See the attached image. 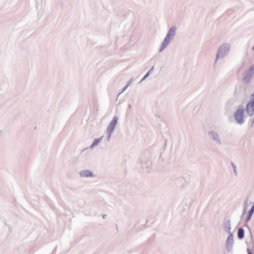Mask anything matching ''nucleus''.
<instances>
[{
	"label": "nucleus",
	"instance_id": "obj_8",
	"mask_svg": "<svg viewBox=\"0 0 254 254\" xmlns=\"http://www.w3.org/2000/svg\"><path fill=\"white\" fill-rule=\"evenodd\" d=\"M100 141V139H99V138L95 139L92 144V146L97 145Z\"/></svg>",
	"mask_w": 254,
	"mask_h": 254
},
{
	"label": "nucleus",
	"instance_id": "obj_7",
	"mask_svg": "<svg viewBox=\"0 0 254 254\" xmlns=\"http://www.w3.org/2000/svg\"><path fill=\"white\" fill-rule=\"evenodd\" d=\"M254 212V205H253V206L252 207V208H251V209L250 210V211L249 212V217L248 218L247 221H249L251 219Z\"/></svg>",
	"mask_w": 254,
	"mask_h": 254
},
{
	"label": "nucleus",
	"instance_id": "obj_9",
	"mask_svg": "<svg viewBox=\"0 0 254 254\" xmlns=\"http://www.w3.org/2000/svg\"><path fill=\"white\" fill-rule=\"evenodd\" d=\"M148 74H149V72H148V73H147V74H146V75L144 76V78H146V77L148 75Z\"/></svg>",
	"mask_w": 254,
	"mask_h": 254
},
{
	"label": "nucleus",
	"instance_id": "obj_6",
	"mask_svg": "<svg viewBox=\"0 0 254 254\" xmlns=\"http://www.w3.org/2000/svg\"><path fill=\"white\" fill-rule=\"evenodd\" d=\"M238 236L239 239H242L244 237V231L242 228H240L238 230Z\"/></svg>",
	"mask_w": 254,
	"mask_h": 254
},
{
	"label": "nucleus",
	"instance_id": "obj_11",
	"mask_svg": "<svg viewBox=\"0 0 254 254\" xmlns=\"http://www.w3.org/2000/svg\"><path fill=\"white\" fill-rule=\"evenodd\" d=\"M253 50H254V46L253 47Z\"/></svg>",
	"mask_w": 254,
	"mask_h": 254
},
{
	"label": "nucleus",
	"instance_id": "obj_3",
	"mask_svg": "<svg viewBox=\"0 0 254 254\" xmlns=\"http://www.w3.org/2000/svg\"><path fill=\"white\" fill-rule=\"evenodd\" d=\"M244 109L243 107H240L237 109L235 114V118L237 122L239 124H241L243 122Z\"/></svg>",
	"mask_w": 254,
	"mask_h": 254
},
{
	"label": "nucleus",
	"instance_id": "obj_2",
	"mask_svg": "<svg viewBox=\"0 0 254 254\" xmlns=\"http://www.w3.org/2000/svg\"><path fill=\"white\" fill-rule=\"evenodd\" d=\"M246 111L250 116L254 115V92L251 96V100L247 104Z\"/></svg>",
	"mask_w": 254,
	"mask_h": 254
},
{
	"label": "nucleus",
	"instance_id": "obj_1",
	"mask_svg": "<svg viewBox=\"0 0 254 254\" xmlns=\"http://www.w3.org/2000/svg\"><path fill=\"white\" fill-rule=\"evenodd\" d=\"M176 30L175 27H172L170 30L169 34L167 35L165 38L160 48V51H163L164 48L166 47L168 44L170 42L171 38L174 36L175 31Z\"/></svg>",
	"mask_w": 254,
	"mask_h": 254
},
{
	"label": "nucleus",
	"instance_id": "obj_5",
	"mask_svg": "<svg viewBox=\"0 0 254 254\" xmlns=\"http://www.w3.org/2000/svg\"><path fill=\"white\" fill-rule=\"evenodd\" d=\"M118 118L116 117H115L110 124L109 126V128L111 129H113L117 122Z\"/></svg>",
	"mask_w": 254,
	"mask_h": 254
},
{
	"label": "nucleus",
	"instance_id": "obj_10",
	"mask_svg": "<svg viewBox=\"0 0 254 254\" xmlns=\"http://www.w3.org/2000/svg\"><path fill=\"white\" fill-rule=\"evenodd\" d=\"M248 254H252L251 252H249Z\"/></svg>",
	"mask_w": 254,
	"mask_h": 254
},
{
	"label": "nucleus",
	"instance_id": "obj_4",
	"mask_svg": "<svg viewBox=\"0 0 254 254\" xmlns=\"http://www.w3.org/2000/svg\"><path fill=\"white\" fill-rule=\"evenodd\" d=\"M80 175L82 177H89L93 176L92 173L87 170L82 171L80 173Z\"/></svg>",
	"mask_w": 254,
	"mask_h": 254
}]
</instances>
